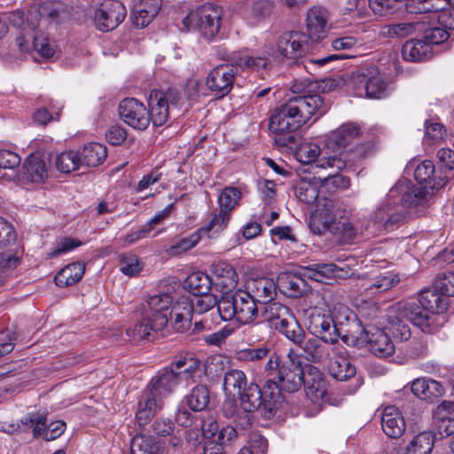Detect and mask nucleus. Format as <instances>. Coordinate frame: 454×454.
I'll list each match as a JSON object with an SVG mask.
<instances>
[{"instance_id":"f257e3e1","label":"nucleus","mask_w":454,"mask_h":454,"mask_svg":"<svg viewBox=\"0 0 454 454\" xmlns=\"http://www.w3.org/2000/svg\"><path fill=\"white\" fill-rule=\"evenodd\" d=\"M263 379L266 387L271 390V399L278 398L282 402L281 392L294 393L304 385L308 396H325V379L322 372L314 365L302 364L301 358L292 352L280 359L276 353L270 356L264 364Z\"/></svg>"},{"instance_id":"f03ea898","label":"nucleus","mask_w":454,"mask_h":454,"mask_svg":"<svg viewBox=\"0 0 454 454\" xmlns=\"http://www.w3.org/2000/svg\"><path fill=\"white\" fill-rule=\"evenodd\" d=\"M327 107L319 95L296 96L282 105L270 119V129L278 135L287 133L286 140L276 138L277 142L286 145L294 141L291 133L304 125L312 115L318 113L321 116L325 114Z\"/></svg>"},{"instance_id":"7ed1b4c3","label":"nucleus","mask_w":454,"mask_h":454,"mask_svg":"<svg viewBox=\"0 0 454 454\" xmlns=\"http://www.w3.org/2000/svg\"><path fill=\"white\" fill-rule=\"evenodd\" d=\"M309 228L316 234L329 231L340 240L349 241L356 235V229L344 210L335 209L332 200L322 198L310 216Z\"/></svg>"},{"instance_id":"20e7f679","label":"nucleus","mask_w":454,"mask_h":454,"mask_svg":"<svg viewBox=\"0 0 454 454\" xmlns=\"http://www.w3.org/2000/svg\"><path fill=\"white\" fill-rule=\"evenodd\" d=\"M336 310L339 311L340 315L333 317L330 309L315 307L309 311L307 319L309 332L324 342L331 345L339 341L340 333L336 324H342V319H349V309L348 307L343 304H338L333 308V311L335 312Z\"/></svg>"},{"instance_id":"39448f33","label":"nucleus","mask_w":454,"mask_h":454,"mask_svg":"<svg viewBox=\"0 0 454 454\" xmlns=\"http://www.w3.org/2000/svg\"><path fill=\"white\" fill-rule=\"evenodd\" d=\"M308 51V35L300 31H286L274 43L267 45L265 52L273 61L296 64Z\"/></svg>"},{"instance_id":"423d86ee","label":"nucleus","mask_w":454,"mask_h":454,"mask_svg":"<svg viewBox=\"0 0 454 454\" xmlns=\"http://www.w3.org/2000/svg\"><path fill=\"white\" fill-rule=\"evenodd\" d=\"M222 9L214 4L206 3L183 19L187 30L198 31L205 39L211 40L219 33Z\"/></svg>"},{"instance_id":"0eeeda50","label":"nucleus","mask_w":454,"mask_h":454,"mask_svg":"<svg viewBox=\"0 0 454 454\" xmlns=\"http://www.w3.org/2000/svg\"><path fill=\"white\" fill-rule=\"evenodd\" d=\"M262 316L271 328L281 333L294 344L301 345L303 342L304 331L287 307L278 302L268 303Z\"/></svg>"},{"instance_id":"6e6552de","label":"nucleus","mask_w":454,"mask_h":454,"mask_svg":"<svg viewBox=\"0 0 454 454\" xmlns=\"http://www.w3.org/2000/svg\"><path fill=\"white\" fill-rule=\"evenodd\" d=\"M270 393L271 390L266 387V379H264L262 389L256 383L251 382L239 396L245 410L260 411L265 419H270L281 403L278 398L271 399Z\"/></svg>"},{"instance_id":"1a4fd4ad","label":"nucleus","mask_w":454,"mask_h":454,"mask_svg":"<svg viewBox=\"0 0 454 454\" xmlns=\"http://www.w3.org/2000/svg\"><path fill=\"white\" fill-rule=\"evenodd\" d=\"M179 93L176 90L169 88L166 91L153 90L148 98V110L151 121L156 127L165 124L169 116V105H176L179 101Z\"/></svg>"},{"instance_id":"9d476101","label":"nucleus","mask_w":454,"mask_h":454,"mask_svg":"<svg viewBox=\"0 0 454 454\" xmlns=\"http://www.w3.org/2000/svg\"><path fill=\"white\" fill-rule=\"evenodd\" d=\"M118 110L121 120L134 129L145 130L151 122L147 106L135 98L122 99Z\"/></svg>"},{"instance_id":"9b49d317","label":"nucleus","mask_w":454,"mask_h":454,"mask_svg":"<svg viewBox=\"0 0 454 454\" xmlns=\"http://www.w3.org/2000/svg\"><path fill=\"white\" fill-rule=\"evenodd\" d=\"M127 10L119 0H104L94 13L96 27L107 32L116 28L125 19Z\"/></svg>"},{"instance_id":"f8f14e48","label":"nucleus","mask_w":454,"mask_h":454,"mask_svg":"<svg viewBox=\"0 0 454 454\" xmlns=\"http://www.w3.org/2000/svg\"><path fill=\"white\" fill-rule=\"evenodd\" d=\"M406 176H413L414 179L421 188L429 190H438L444 184L441 176L436 175L435 167L433 161L425 160L419 162L418 160H410L403 169Z\"/></svg>"},{"instance_id":"ddd939ff","label":"nucleus","mask_w":454,"mask_h":454,"mask_svg":"<svg viewBox=\"0 0 454 454\" xmlns=\"http://www.w3.org/2000/svg\"><path fill=\"white\" fill-rule=\"evenodd\" d=\"M236 73L233 65H219L208 73L205 84L215 96L223 98L231 92Z\"/></svg>"},{"instance_id":"4468645a","label":"nucleus","mask_w":454,"mask_h":454,"mask_svg":"<svg viewBox=\"0 0 454 454\" xmlns=\"http://www.w3.org/2000/svg\"><path fill=\"white\" fill-rule=\"evenodd\" d=\"M331 354L328 370L334 379L343 381L355 376L356 367L347 356V349L342 344L338 341L331 345Z\"/></svg>"},{"instance_id":"2eb2a0df","label":"nucleus","mask_w":454,"mask_h":454,"mask_svg":"<svg viewBox=\"0 0 454 454\" xmlns=\"http://www.w3.org/2000/svg\"><path fill=\"white\" fill-rule=\"evenodd\" d=\"M361 135L360 126L355 122H346L325 136V145L333 152L344 149Z\"/></svg>"},{"instance_id":"dca6fc26","label":"nucleus","mask_w":454,"mask_h":454,"mask_svg":"<svg viewBox=\"0 0 454 454\" xmlns=\"http://www.w3.org/2000/svg\"><path fill=\"white\" fill-rule=\"evenodd\" d=\"M399 193L402 194V206L414 209L415 213H420L431 197L429 191L418 187L406 179L399 180Z\"/></svg>"},{"instance_id":"f3484780","label":"nucleus","mask_w":454,"mask_h":454,"mask_svg":"<svg viewBox=\"0 0 454 454\" xmlns=\"http://www.w3.org/2000/svg\"><path fill=\"white\" fill-rule=\"evenodd\" d=\"M424 23L425 21L399 23V37L416 32H423V40L425 43H428L431 48L433 44H440L449 38L448 30L444 27L439 25L425 28Z\"/></svg>"},{"instance_id":"a211bd4d","label":"nucleus","mask_w":454,"mask_h":454,"mask_svg":"<svg viewBox=\"0 0 454 454\" xmlns=\"http://www.w3.org/2000/svg\"><path fill=\"white\" fill-rule=\"evenodd\" d=\"M192 318V301L190 296L174 297L169 312L170 325L176 331L183 333L188 330Z\"/></svg>"},{"instance_id":"6ab92c4d","label":"nucleus","mask_w":454,"mask_h":454,"mask_svg":"<svg viewBox=\"0 0 454 454\" xmlns=\"http://www.w3.org/2000/svg\"><path fill=\"white\" fill-rule=\"evenodd\" d=\"M146 387L139 397L136 419L140 426L147 425L155 414L163 408V398Z\"/></svg>"},{"instance_id":"aec40b11","label":"nucleus","mask_w":454,"mask_h":454,"mask_svg":"<svg viewBox=\"0 0 454 454\" xmlns=\"http://www.w3.org/2000/svg\"><path fill=\"white\" fill-rule=\"evenodd\" d=\"M317 168L330 169L331 172L324 178L325 185H332L336 189H347L349 184V178L338 175L340 171L346 168V160L340 156H324L317 161Z\"/></svg>"},{"instance_id":"412c9836","label":"nucleus","mask_w":454,"mask_h":454,"mask_svg":"<svg viewBox=\"0 0 454 454\" xmlns=\"http://www.w3.org/2000/svg\"><path fill=\"white\" fill-rule=\"evenodd\" d=\"M174 302V296L169 294H160L151 296L147 304L150 315L154 320L156 329H165L169 323V312Z\"/></svg>"},{"instance_id":"4be33fe9","label":"nucleus","mask_w":454,"mask_h":454,"mask_svg":"<svg viewBox=\"0 0 454 454\" xmlns=\"http://www.w3.org/2000/svg\"><path fill=\"white\" fill-rule=\"evenodd\" d=\"M301 274L317 282H326L330 279L346 278L348 276V270L334 263H318L301 268Z\"/></svg>"},{"instance_id":"5701e85b","label":"nucleus","mask_w":454,"mask_h":454,"mask_svg":"<svg viewBox=\"0 0 454 454\" xmlns=\"http://www.w3.org/2000/svg\"><path fill=\"white\" fill-rule=\"evenodd\" d=\"M399 315L419 326L423 332H433L435 328L433 323L435 317L428 314L426 309L416 301H410L403 305Z\"/></svg>"},{"instance_id":"b1692460","label":"nucleus","mask_w":454,"mask_h":454,"mask_svg":"<svg viewBox=\"0 0 454 454\" xmlns=\"http://www.w3.org/2000/svg\"><path fill=\"white\" fill-rule=\"evenodd\" d=\"M306 277L298 273L281 272L278 276V288L285 296L297 298L308 291Z\"/></svg>"},{"instance_id":"393cba45","label":"nucleus","mask_w":454,"mask_h":454,"mask_svg":"<svg viewBox=\"0 0 454 454\" xmlns=\"http://www.w3.org/2000/svg\"><path fill=\"white\" fill-rule=\"evenodd\" d=\"M329 12L321 6H313L309 9L306 18L308 36L311 39H318L325 34L328 27Z\"/></svg>"},{"instance_id":"a878e982","label":"nucleus","mask_w":454,"mask_h":454,"mask_svg":"<svg viewBox=\"0 0 454 454\" xmlns=\"http://www.w3.org/2000/svg\"><path fill=\"white\" fill-rule=\"evenodd\" d=\"M412 394L429 403H434L444 394V388L440 382L430 378H419L411 383Z\"/></svg>"},{"instance_id":"bb28decb","label":"nucleus","mask_w":454,"mask_h":454,"mask_svg":"<svg viewBox=\"0 0 454 454\" xmlns=\"http://www.w3.org/2000/svg\"><path fill=\"white\" fill-rule=\"evenodd\" d=\"M211 274L213 284L220 287L223 294L235 288L238 284L239 277L236 270L231 264L225 262L213 263Z\"/></svg>"},{"instance_id":"cd10ccee","label":"nucleus","mask_w":454,"mask_h":454,"mask_svg":"<svg viewBox=\"0 0 454 454\" xmlns=\"http://www.w3.org/2000/svg\"><path fill=\"white\" fill-rule=\"evenodd\" d=\"M247 288L257 303L268 304L277 294L278 283L271 278H261L250 280Z\"/></svg>"},{"instance_id":"c85d7f7f","label":"nucleus","mask_w":454,"mask_h":454,"mask_svg":"<svg viewBox=\"0 0 454 454\" xmlns=\"http://www.w3.org/2000/svg\"><path fill=\"white\" fill-rule=\"evenodd\" d=\"M180 379L172 369H164L153 377L147 387L159 393L163 399L173 392L178 385Z\"/></svg>"},{"instance_id":"c756f323","label":"nucleus","mask_w":454,"mask_h":454,"mask_svg":"<svg viewBox=\"0 0 454 454\" xmlns=\"http://www.w3.org/2000/svg\"><path fill=\"white\" fill-rule=\"evenodd\" d=\"M419 303L432 316L442 314L448 309L449 300L435 288L426 289L419 294Z\"/></svg>"},{"instance_id":"7c9ffc66","label":"nucleus","mask_w":454,"mask_h":454,"mask_svg":"<svg viewBox=\"0 0 454 454\" xmlns=\"http://www.w3.org/2000/svg\"><path fill=\"white\" fill-rule=\"evenodd\" d=\"M47 176L48 169L43 159L39 154H30L23 164V177L31 183L40 184Z\"/></svg>"},{"instance_id":"2f4dec72","label":"nucleus","mask_w":454,"mask_h":454,"mask_svg":"<svg viewBox=\"0 0 454 454\" xmlns=\"http://www.w3.org/2000/svg\"><path fill=\"white\" fill-rule=\"evenodd\" d=\"M81 165L97 167L104 162L107 156L106 147L99 143L85 145L77 152Z\"/></svg>"},{"instance_id":"473e14b6","label":"nucleus","mask_w":454,"mask_h":454,"mask_svg":"<svg viewBox=\"0 0 454 454\" xmlns=\"http://www.w3.org/2000/svg\"><path fill=\"white\" fill-rule=\"evenodd\" d=\"M269 58V56L255 57L251 55L248 50H243L239 51L238 54L232 58V65L236 68L239 67L242 70L260 71L262 69H267L270 66Z\"/></svg>"},{"instance_id":"72a5a7b5","label":"nucleus","mask_w":454,"mask_h":454,"mask_svg":"<svg viewBox=\"0 0 454 454\" xmlns=\"http://www.w3.org/2000/svg\"><path fill=\"white\" fill-rule=\"evenodd\" d=\"M239 290L235 293L225 292L218 301V316L223 321L235 318L239 323Z\"/></svg>"},{"instance_id":"f704fd0d","label":"nucleus","mask_w":454,"mask_h":454,"mask_svg":"<svg viewBox=\"0 0 454 454\" xmlns=\"http://www.w3.org/2000/svg\"><path fill=\"white\" fill-rule=\"evenodd\" d=\"M432 48L421 39H411L402 46V55L404 60L418 62L430 57Z\"/></svg>"},{"instance_id":"c9c22d12","label":"nucleus","mask_w":454,"mask_h":454,"mask_svg":"<svg viewBox=\"0 0 454 454\" xmlns=\"http://www.w3.org/2000/svg\"><path fill=\"white\" fill-rule=\"evenodd\" d=\"M85 265L77 262L62 268L55 276V284L59 287H67L78 282L83 276Z\"/></svg>"},{"instance_id":"e433bc0d","label":"nucleus","mask_w":454,"mask_h":454,"mask_svg":"<svg viewBox=\"0 0 454 454\" xmlns=\"http://www.w3.org/2000/svg\"><path fill=\"white\" fill-rule=\"evenodd\" d=\"M247 386V379L241 370L228 371L223 379V390L226 395H239Z\"/></svg>"},{"instance_id":"4c0bfd02","label":"nucleus","mask_w":454,"mask_h":454,"mask_svg":"<svg viewBox=\"0 0 454 454\" xmlns=\"http://www.w3.org/2000/svg\"><path fill=\"white\" fill-rule=\"evenodd\" d=\"M239 323L247 325L254 322L258 315L257 302L247 291L239 289Z\"/></svg>"},{"instance_id":"58836bf2","label":"nucleus","mask_w":454,"mask_h":454,"mask_svg":"<svg viewBox=\"0 0 454 454\" xmlns=\"http://www.w3.org/2000/svg\"><path fill=\"white\" fill-rule=\"evenodd\" d=\"M41 21L59 23L67 17V8L61 2H47L39 8Z\"/></svg>"},{"instance_id":"ea45409f","label":"nucleus","mask_w":454,"mask_h":454,"mask_svg":"<svg viewBox=\"0 0 454 454\" xmlns=\"http://www.w3.org/2000/svg\"><path fill=\"white\" fill-rule=\"evenodd\" d=\"M369 346L372 353L381 357H387L395 352V345L388 335L380 330L369 339Z\"/></svg>"},{"instance_id":"a19ab883","label":"nucleus","mask_w":454,"mask_h":454,"mask_svg":"<svg viewBox=\"0 0 454 454\" xmlns=\"http://www.w3.org/2000/svg\"><path fill=\"white\" fill-rule=\"evenodd\" d=\"M432 433L423 432L414 436L405 449L404 454H430L434 447Z\"/></svg>"},{"instance_id":"79ce46f5","label":"nucleus","mask_w":454,"mask_h":454,"mask_svg":"<svg viewBox=\"0 0 454 454\" xmlns=\"http://www.w3.org/2000/svg\"><path fill=\"white\" fill-rule=\"evenodd\" d=\"M209 390L204 385L194 387L185 396V402L188 407L193 411H203L209 403Z\"/></svg>"},{"instance_id":"37998d69","label":"nucleus","mask_w":454,"mask_h":454,"mask_svg":"<svg viewBox=\"0 0 454 454\" xmlns=\"http://www.w3.org/2000/svg\"><path fill=\"white\" fill-rule=\"evenodd\" d=\"M212 285V278L203 271L192 272L186 279V286L194 295L208 294Z\"/></svg>"},{"instance_id":"c03bdc74","label":"nucleus","mask_w":454,"mask_h":454,"mask_svg":"<svg viewBox=\"0 0 454 454\" xmlns=\"http://www.w3.org/2000/svg\"><path fill=\"white\" fill-rule=\"evenodd\" d=\"M231 219V213L219 208V213L215 214L210 222L200 228L202 235H207L208 238H215L219 232L223 231L228 225Z\"/></svg>"},{"instance_id":"a18cd8bd","label":"nucleus","mask_w":454,"mask_h":454,"mask_svg":"<svg viewBox=\"0 0 454 454\" xmlns=\"http://www.w3.org/2000/svg\"><path fill=\"white\" fill-rule=\"evenodd\" d=\"M443 4L441 9H432L428 12L431 13L430 20H435L437 23L447 30H454V6L450 5L451 0H442Z\"/></svg>"},{"instance_id":"49530a36","label":"nucleus","mask_w":454,"mask_h":454,"mask_svg":"<svg viewBox=\"0 0 454 454\" xmlns=\"http://www.w3.org/2000/svg\"><path fill=\"white\" fill-rule=\"evenodd\" d=\"M295 195L300 201L313 204L319 195L318 182L301 180L295 188Z\"/></svg>"},{"instance_id":"de8ad7c7","label":"nucleus","mask_w":454,"mask_h":454,"mask_svg":"<svg viewBox=\"0 0 454 454\" xmlns=\"http://www.w3.org/2000/svg\"><path fill=\"white\" fill-rule=\"evenodd\" d=\"M241 199V191L234 186H227L223 188L217 199L219 208L228 213L239 205V201Z\"/></svg>"},{"instance_id":"09e8293b","label":"nucleus","mask_w":454,"mask_h":454,"mask_svg":"<svg viewBox=\"0 0 454 454\" xmlns=\"http://www.w3.org/2000/svg\"><path fill=\"white\" fill-rule=\"evenodd\" d=\"M200 365L201 362L192 356L181 358L175 363L176 369L178 370L176 372L180 380L193 379L200 371Z\"/></svg>"},{"instance_id":"8fccbe9b","label":"nucleus","mask_w":454,"mask_h":454,"mask_svg":"<svg viewBox=\"0 0 454 454\" xmlns=\"http://www.w3.org/2000/svg\"><path fill=\"white\" fill-rule=\"evenodd\" d=\"M163 329H156L154 327V320L151 317L143 318L134 327L127 329V335L133 340L137 341L149 338L151 332H160Z\"/></svg>"},{"instance_id":"3c124183","label":"nucleus","mask_w":454,"mask_h":454,"mask_svg":"<svg viewBox=\"0 0 454 454\" xmlns=\"http://www.w3.org/2000/svg\"><path fill=\"white\" fill-rule=\"evenodd\" d=\"M309 360L314 363L324 362L331 355V348H325L317 339H309L302 347Z\"/></svg>"},{"instance_id":"603ef678","label":"nucleus","mask_w":454,"mask_h":454,"mask_svg":"<svg viewBox=\"0 0 454 454\" xmlns=\"http://www.w3.org/2000/svg\"><path fill=\"white\" fill-rule=\"evenodd\" d=\"M321 148L318 145L310 142H305L300 145L295 151L296 159L302 164H309L319 160ZM322 158H320L321 160Z\"/></svg>"},{"instance_id":"864d4df0","label":"nucleus","mask_w":454,"mask_h":454,"mask_svg":"<svg viewBox=\"0 0 454 454\" xmlns=\"http://www.w3.org/2000/svg\"><path fill=\"white\" fill-rule=\"evenodd\" d=\"M202 234L200 230L192 232L187 237L182 238L177 242L173 244L168 249V253L171 255L182 254L192 248H193L201 239Z\"/></svg>"},{"instance_id":"5fc2aeb1","label":"nucleus","mask_w":454,"mask_h":454,"mask_svg":"<svg viewBox=\"0 0 454 454\" xmlns=\"http://www.w3.org/2000/svg\"><path fill=\"white\" fill-rule=\"evenodd\" d=\"M403 7L410 13H427L432 9L442 8V0H403Z\"/></svg>"},{"instance_id":"6e6d98bb","label":"nucleus","mask_w":454,"mask_h":454,"mask_svg":"<svg viewBox=\"0 0 454 454\" xmlns=\"http://www.w3.org/2000/svg\"><path fill=\"white\" fill-rule=\"evenodd\" d=\"M194 296L195 297L192 299V315H207V313L212 310L215 305L218 307V301L216 297L209 293Z\"/></svg>"},{"instance_id":"4d7b16f0","label":"nucleus","mask_w":454,"mask_h":454,"mask_svg":"<svg viewBox=\"0 0 454 454\" xmlns=\"http://www.w3.org/2000/svg\"><path fill=\"white\" fill-rule=\"evenodd\" d=\"M433 436L442 439L454 433V419L449 416H434Z\"/></svg>"},{"instance_id":"13d9d810","label":"nucleus","mask_w":454,"mask_h":454,"mask_svg":"<svg viewBox=\"0 0 454 454\" xmlns=\"http://www.w3.org/2000/svg\"><path fill=\"white\" fill-rule=\"evenodd\" d=\"M270 348L267 345L258 348H247L237 352V359L245 363H255L267 357Z\"/></svg>"},{"instance_id":"bf43d9fd","label":"nucleus","mask_w":454,"mask_h":454,"mask_svg":"<svg viewBox=\"0 0 454 454\" xmlns=\"http://www.w3.org/2000/svg\"><path fill=\"white\" fill-rule=\"evenodd\" d=\"M382 429L386 435L395 439V428L397 427V408L394 405L387 406L381 418Z\"/></svg>"},{"instance_id":"052dcab7","label":"nucleus","mask_w":454,"mask_h":454,"mask_svg":"<svg viewBox=\"0 0 454 454\" xmlns=\"http://www.w3.org/2000/svg\"><path fill=\"white\" fill-rule=\"evenodd\" d=\"M434 287L447 298L454 296V271L439 273L434 281Z\"/></svg>"},{"instance_id":"680f3d73","label":"nucleus","mask_w":454,"mask_h":454,"mask_svg":"<svg viewBox=\"0 0 454 454\" xmlns=\"http://www.w3.org/2000/svg\"><path fill=\"white\" fill-rule=\"evenodd\" d=\"M57 168L63 173L72 172L79 168L80 160L77 152H64L60 153L55 161Z\"/></svg>"},{"instance_id":"e2e57ef3","label":"nucleus","mask_w":454,"mask_h":454,"mask_svg":"<svg viewBox=\"0 0 454 454\" xmlns=\"http://www.w3.org/2000/svg\"><path fill=\"white\" fill-rule=\"evenodd\" d=\"M388 93V83L380 76L370 77L367 84L366 97L380 98Z\"/></svg>"},{"instance_id":"0e129e2a","label":"nucleus","mask_w":454,"mask_h":454,"mask_svg":"<svg viewBox=\"0 0 454 454\" xmlns=\"http://www.w3.org/2000/svg\"><path fill=\"white\" fill-rule=\"evenodd\" d=\"M369 74L364 70H357L353 72L348 81V86L355 90L357 96H362L364 91H367V84L369 82Z\"/></svg>"},{"instance_id":"69168bd1","label":"nucleus","mask_w":454,"mask_h":454,"mask_svg":"<svg viewBox=\"0 0 454 454\" xmlns=\"http://www.w3.org/2000/svg\"><path fill=\"white\" fill-rule=\"evenodd\" d=\"M153 441L150 437L135 436L130 444L132 454H153Z\"/></svg>"},{"instance_id":"338daca9","label":"nucleus","mask_w":454,"mask_h":454,"mask_svg":"<svg viewBox=\"0 0 454 454\" xmlns=\"http://www.w3.org/2000/svg\"><path fill=\"white\" fill-rule=\"evenodd\" d=\"M17 234L13 226L0 217V247H6L15 243Z\"/></svg>"},{"instance_id":"774afa93","label":"nucleus","mask_w":454,"mask_h":454,"mask_svg":"<svg viewBox=\"0 0 454 454\" xmlns=\"http://www.w3.org/2000/svg\"><path fill=\"white\" fill-rule=\"evenodd\" d=\"M32 48L42 57L46 59L51 58L55 52L54 46L50 43L48 38L41 37L36 35L34 36Z\"/></svg>"}]
</instances>
